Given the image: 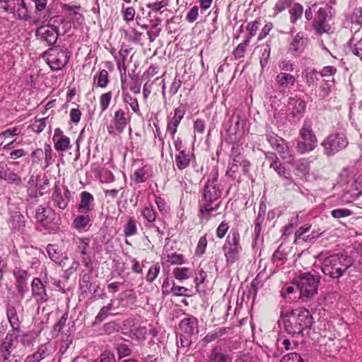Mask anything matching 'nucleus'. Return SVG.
<instances>
[{"mask_svg":"<svg viewBox=\"0 0 362 362\" xmlns=\"http://www.w3.org/2000/svg\"><path fill=\"white\" fill-rule=\"evenodd\" d=\"M223 189L218 183V177L214 175L208 179L205 183L200 199L199 200L198 216L202 221H207L213 213L217 211L221 206V197Z\"/></svg>","mask_w":362,"mask_h":362,"instance_id":"nucleus-1","label":"nucleus"},{"mask_svg":"<svg viewBox=\"0 0 362 362\" xmlns=\"http://www.w3.org/2000/svg\"><path fill=\"white\" fill-rule=\"evenodd\" d=\"M284 330L292 337H302L304 329L313 324V317L307 309L293 310L284 320Z\"/></svg>","mask_w":362,"mask_h":362,"instance_id":"nucleus-2","label":"nucleus"},{"mask_svg":"<svg viewBox=\"0 0 362 362\" xmlns=\"http://www.w3.org/2000/svg\"><path fill=\"white\" fill-rule=\"evenodd\" d=\"M352 265V259L347 255L335 254L326 257L322 264V272L333 279L342 276Z\"/></svg>","mask_w":362,"mask_h":362,"instance_id":"nucleus-3","label":"nucleus"},{"mask_svg":"<svg viewBox=\"0 0 362 362\" xmlns=\"http://www.w3.org/2000/svg\"><path fill=\"white\" fill-rule=\"evenodd\" d=\"M320 281L318 275H313L309 272L300 274L295 280V284L300 291V298L307 301L317 293V288Z\"/></svg>","mask_w":362,"mask_h":362,"instance_id":"nucleus-4","label":"nucleus"},{"mask_svg":"<svg viewBox=\"0 0 362 362\" xmlns=\"http://www.w3.org/2000/svg\"><path fill=\"white\" fill-rule=\"evenodd\" d=\"M240 236L238 231H230L223 245V251L227 264L231 265L238 261L243 251L240 243Z\"/></svg>","mask_w":362,"mask_h":362,"instance_id":"nucleus-5","label":"nucleus"},{"mask_svg":"<svg viewBox=\"0 0 362 362\" xmlns=\"http://www.w3.org/2000/svg\"><path fill=\"white\" fill-rule=\"evenodd\" d=\"M300 139L297 143V150L300 154H304L313 151L317 143V137L313 130L312 123L309 120H305L299 131Z\"/></svg>","mask_w":362,"mask_h":362,"instance_id":"nucleus-6","label":"nucleus"},{"mask_svg":"<svg viewBox=\"0 0 362 362\" xmlns=\"http://www.w3.org/2000/svg\"><path fill=\"white\" fill-rule=\"evenodd\" d=\"M349 144L348 139L343 132H334L329 134L322 142L324 154L333 156L345 149Z\"/></svg>","mask_w":362,"mask_h":362,"instance_id":"nucleus-7","label":"nucleus"},{"mask_svg":"<svg viewBox=\"0 0 362 362\" xmlns=\"http://www.w3.org/2000/svg\"><path fill=\"white\" fill-rule=\"evenodd\" d=\"M30 4L26 0H1V8L18 20L28 21L30 18Z\"/></svg>","mask_w":362,"mask_h":362,"instance_id":"nucleus-8","label":"nucleus"},{"mask_svg":"<svg viewBox=\"0 0 362 362\" xmlns=\"http://www.w3.org/2000/svg\"><path fill=\"white\" fill-rule=\"evenodd\" d=\"M64 21V17L56 16L49 20V25L38 28L35 35L40 40L47 42V45H54L59 36V28L54 23H63Z\"/></svg>","mask_w":362,"mask_h":362,"instance_id":"nucleus-9","label":"nucleus"},{"mask_svg":"<svg viewBox=\"0 0 362 362\" xmlns=\"http://www.w3.org/2000/svg\"><path fill=\"white\" fill-rule=\"evenodd\" d=\"M265 136L271 147L279 153L282 159L287 160L288 162L293 160L291 151L288 143L283 138L273 132L271 128L267 129Z\"/></svg>","mask_w":362,"mask_h":362,"instance_id":"nucleus-10","label":"nucleus"},{"mask_svg":"<svg viewBox=\"0 0 362 362\" xmlns=\"http://www.w3.org/2000/svg\"><path fill=\"white\" fill-rule=\"evenodd\" d=\"M47 55V63L50 68L54 71H58L66 65L71 54L66 49L54 47L48 49Z\"/></svg>","mask_w":362,"mask_h":362,"instance_id":"nucleus-11","label":"nucleus"},{"mask_svg":"<svg viewBox=\"0 0 362 362\" xmlns=\"http://www.w3.org/2000/svg\"><path fill=\"white\" fill-rule=\"evenodd\" d=\"M32 296L35 299L38 308L49 300V295L46 290V284L40 278H34L31 282Z\"/></svg>","mask_w":362,"mask_h":362,"instance_id":"nucleus-12","label":"nucleus"},{"mask_svg":"<svg viewBox=\"0 0 362 362\" xmlns=\"http://www.w3.org/2000/svg\"><path fill=\"white\" fill-rule=\"evenodd\" d=\"M0 180L11 185H23L21 177L11 169L8 163L4 161L0 162Z\"/></svg>","mask_w":362,"mask_h":362,"instance_id":"nucleus-13","label":"nucleus"},{"mask_svg":"<svg viewBox=\"0 0 362 362\" xmlns=\"http://www.w3.org/2000/svg\"><path fill=\"white\" fill-rule=\"evenodd\" d=\"M131 48L126 47L124 46H122L121 49H119L118 54L115 56V60L117 64V68L119 70L121 83H122V88L123 90H125L127 88V87L125 86L124 80L127 76V65H126V61L128 57L129 54L130 53Z\"/></svg>","mask_w":362,"mask_h":362,"instance_id":"nucleus-14","label":"nucleus"},{"mask_svg":"<svg viewBox=\"0 0 362 362\" xmlns=\"http://www.w3.org/2000/svg\"><path fill=\"white\" fill-rule=\"evenodd\" d=\"M129 119L125 117L123 110H117L111 120L110 125L107 126V131L110 134H117L122 133L127 127Z\"/></svg>","mask_w":362,"mask_h":362,"instance_id":"nucleus-15","label":"nucleus"},{"mask_svg":"<svg viewBox=\"0 0 362 362\" xmlns=\"http://www.w3.org/2000/svg\"><path fill=\"white\" fill-rule=\"evenodd\" d=\"M71 197V192L67 187L64 185H55L52 194V200L55 206L64 209L69 204Z\"/></svg>","mask_w":362,"mask_h":362,"instance_id":"nucleus-16","label":"nucleus"},{"mask_svg":"<svg viewBox=\"0 0 362 362\" xmlns=\"http://www.w3.org/2000/svg\"><path fill=\"white\" fill-rule=\"evenodd\" d=\"M328 13L324 8H320L315 14L313 22V27L315 33L322 35L323 33H329L330 26L327 23Z\"/></svg>","mask_w":362,"mask_h":362,"instance_id":"nucleus-17","label":"nucleus"},{"mask_svg":"<svg viewBox=\"0 0 362 362\" xmlns=\"http://www.w3.org/2000/svg\"><path fill=\"white\" fill-rule=\"evenodd\" d=\"M231 119L235 120V125L230 127L228 133L230 142H238L244 135L245 120L240 115H232Z\"/></svg>","mask_w":362,"mask_h":362,"instance_id":"nucleus-18","label":"nucleus"},{"mask_svg":"<svg viewBox=\"0 0 362 362\" xmlns=\"http://www.w3.org/2000/svg\"><path fill=\"white\" fill-rule=\"evenodd\" d=\"M13 275L16 280L15 287L21 296V298H23L28 290V280L30 277V274L27 270L16 267L13 271Z\"/></svg>","mask_w":362,"mask_h":362,"instance_id":"nucleus-19","label":"nucleus"},{"mask_svg":"<svg viewBox=\"0 0 362 362\" xmlns=\"http://www.w3.org/2000/svg\"><path fill=\"white\" fill-rule=\"evenodd\" d=\"M179 327L181 333L187 336L197 335L199 333L198 320L194 316L190 315L181 320Z\"/></svg>","mask_w":362,"mask_h":362,"instance_id":"nucleus-20","label":"nucleus"},{"mask_svg":"<svg viewBox=\"0 0 362 362\" xmlns=\"http://www.w3.org/2000/svg\"><path fill=\"white\" fill-rule=\"evenodd\" d=\"M308 38L303 32H298L289 44L288 50L291 53H300L305 47Z\"/></svg>","mask_w":362,"mask_h":362,"instance_id":"nucleus-21","label":"nucleus"},{"mask_svg":"<svg viewBox=\"0 0 362 362\" xmlns=\"http://www.w3.org/2000/svg\"><path fill=\"white\" fill-rule=\"evenodd\" d=\"M80 203L77 209L79 213H88L93 209V196L88 192L83 191L80 194Z\"/></svg>","mask_w":362,"mask_h":362,"instance_id":"nucleus-22","label":"nucleus"},{"mask_svg":"<svg viewBox=\"0 0 362 362\" xmlns=\"http://www.w3.org/2000/svg\"><path fill=\"white\" fill-rule=\"evenodd\" d=\"M6 317L13 333L18 334L21 331V321L16 308L10 304L6 305Z\"/></svg>","mask_w":362,"mask_h":362,"instance_id":"nucleus-23","label":"nucleus"},{"mask_svg":"<svg viewBox=\"0 0 362 362\" xmlns=\"http://www.w3.org/2000/svg\"><path fill=\"white\" fill-rule=\"evenodd\" d=\"M54 216V212L50 208H45L42 206H39L36 210L35 218L37 221L40 222L43 226H47L51 223Z\"/></svg>","mask_w":362,"mask_h":362,"instance_id":"nucleus-24","label":"nucleus"},{"mask_svg":"<svg viewBox=\"0 0 362 362\" xmlns=\"http://www.w3.org/2000/svg\"><path fill=\"white\" fill-rule=\"evenodd\" d=\"M276 83L279 88L291 89L294 86L296 80L294 76L285 72H281L276 76Z\"/></svg>","mask_w":362,"mask_h":362,"instance_id":"nucleus-25","label":"nucleus"},{"mask_svg":"<svg viewBox=\"0 0 362 362\" xmlns=\"http://www.w3.org/2000/svg\"><path fill=\"white\" fill-rule=\"evenodd\" d=\"M11 228L13 230L23 232L25 227V221L24 216L20 211H14L11 213V218L9 220Z\"/></svg>","mask_w":362,"mask_h":362,"instance_id":"nucleus-26","label":"nucleus"},{"mask_svg":"<svg viewBox=\"0 0 362 362\" xmlns=\"http://www.w3.org/2000/svg\"><path fill=\"white\" fill-rule=\"evenodd\" d=\"M193 158V155L186 153L185 151H181L175 158L177 168L180 170L186 169L189 166Z\"/></svg>","mask_w":362,"mask_h":362,"instance_id":"nucleus-27","label":"nucleus"},{"mask_svg":"<svg viewBox=\"0 0 362 362\" xmlns=\"http://www.w3.org/2000/svg\"><path fill=\"white\" fill-rule=\"evenodd\" d=\"M207 362H231V358L225 354L220 346H215L211 351Z\"/></svg>","mask_w":362,"mask_h":362,"instance_id":"nucleus-28","label":"nucleus"},{"mask_svg":"<svg viewBox=\"0 0 362 362\" xmlns=\"http://www.w3.org/2000/svg\"><path fill=\"white\" fill-rule=\"evenodd\" d=\"M141 215L147 221L148 226L154 227L157 231H159V228L153 224L156 220L157 213L151 204L144 207Z\"/></svg>","mask_w":362,"mask_h":362,"instance_id":"nucleus-29","label":"nucleus"},{"mask_svg":"<svg viewBox=\"0 0 362 362\" xmlns=\"http://www.w3.org/2000/svg\"><path fill=\"white\" fill-rule=\"evenodd\" d=\"M305 103L300 99L291 98L288 107L291 110L293 116L301 115L305 110Z\"/></svg>","mask_w":362,"mask_h":362,"instance_id":"nucleus-30","label":"nucleus"},{"mask_svg":"<svg viewBox=\"0 0 362 362\" xmlns=\"http://www.w3.org/2000/svg\"><path fill=\"white\" fill-rule=\"evenodd\" d=\"M288 13L290 22L295 24L303 16V6L299 3H293L288 10Z\"/></svg>","mask_w":362,"mask_h":362,"instance_id":"nucleus-31","label":"nucleus"},{"mask_svg":"<svg viewBox=\"0 0 362 362\" xmlns=\"http://www.w3.org/2000/svg\"><path fill=\"white\" fill-rule=\"evenodd\" d=\"M90 273L84 274L79 280V288L83 296H87L91 291L92 276Z\"/></svg>","mask_w":362,"mask_h":362,"instance_id":"nucleus-32","label":"nucleus"},{"mask_svg":"<svg viewBox=\"0 0 362 362\" xmlns=\"http://www.w3.org/2000/svg\"><path fill=\"white\" fill-rule=\"evenodd\" d=\"M149 177V168L144 165L136 169L132 177V179L137 184L146 182Z\"/></svg>","mask_w":362,"mask_h":362,"instance_id":"nucleus-33","label":"nucleus"},{"mask_svg":"<svg viewBox=\"0 0 362 362\" xmlns=\"http://www.w3.org/2000/svg\"><path fill=\"white\" fill-rule=\"evenodd\" d=\"M228 329H229V328L221 327L211 332H209L204 337L203 341L206 344L211 343L226 334L227 333Z\"/></svg>","mask_w":362,"mask_h":362,"instance_id":"nucleus-34","label":"nucleus"},{"mask_svg":"<svg viewBox=\"0 0 362 362\" xmlns=\"http://www.w3.org/2000/svg\"><path fill=\"white\" fill-rule=\"evenodd\" d=\"M296 170L303 176L306 177L310 174V162L305 158L299 159L293 164Z\"/></svg>","mask_w":362,"mask_h":362,"instance_id":"nucleus-35","label":"nucleus"},{"mask_svg":"<svg viewBox=\"0 0 362 362\" xmlns=\"http://www.w3.org/2000/svg\"><path fill=\"white\" fill-rule=\"evenodd\" d=\"M94 83L100 88H104L107 86L109 82V74L108 72L103 69L98 74L94 76Z\"/></svg>","mask_w":362,"mask_h":362,"instance_id":"nucleus-36","label":"nucleus"},{"mask_svg":"<svg viewBox=\"0 0 362 362\" xmlns=\"http://www.w3.org/2000/svg\"><path fill=\"white\" fill-rule=\"evenodd\" d=\"M47 351L46 344H42L39 346L37 351L30 356H28L26 362H40L45 357V354Z\"/></svg>","mask_w":362,"mask_h":362,"instance_id":"nucleus-37","label":"nucleus"},{"mask_svg":"<svg viewBox=\"0 0 362 362\" xmlns=\"http://www.w3.org/2000/svg\"><path fill=\"white\" fill-rule=\"evenodd\" d=\"M61 7L63 11L69 12V16L74 17L76 20L83 18V15L79 13L81 9L80 5H70L68 4H62Z\"/></svg>","mask_w":362,"mask_h":362,"instance_id":"nucleus-38","label":"nucleus"},{"mask_svg":"<svg viewBox=\"0 0 362 362\" xmlns=\"http://www.w3.org/2000/svg\"><path fill=\"white\" fill-rule=\"evenodd\" d=\"M21 134V130L18 127L7 129L6 130L0 133V146L4 144L6 139L11 137L18 136Z\"/></svg>","mask_w":362,"mask_h":362,"instance_id":"nucleus-39","label":"nucleus"},{"mask_svg":"<svg viewBox=\"0 0 362 362\" xmlns=\"http://www.w3.org/2000/svg\"><path fill=\"white\" fill-rule=\"evenodd\" d=\"M250 37H245L243 42L240 43L236 48L233 50V54L235 59H240L245 57L247 47L250 44Z\"/></svg>","mask_w":362,"mask_h":362,"instance_id":"nucleus-40","label":"nucleus"},{"mask_svg":"<svg viewBox=\"0 0 362 362\" xmlns=\"http://www.w3.org/2000/svg\"><path fill=\"white\" fill-rule=\"evenodd\" d=\"M269 168H272L280 177L286 180L291 179L290 173L286 170V168L280 160L276 163L269 164Z\"/></svg>","mask_w":362,"mask_h":362,"instance_id":"nucleus-41","label":"nucleus"},{"mask_svg":"<svg viewBox=\"0 0 362 362\" xmlns=\"http://www.w3.org/2000/svg\"><path fill=\"white\" fill-rule=\"evenodd\" d=\"M136 233V222L134 218L131 217L128 219L127 223L124 226V235L126 237H129L135 235Z\"/></svg>","mask_w":362,"mask_h":362,"instance_id":"nucleus-42","label":"nucleus"},{"mask_svg":"<svg viewBox=\"0 0 362 362\" xmlns=\"http://www.w3.org/2000/svg\"><path fill=\"white\" fill-rule=\"evenodd\" d=\"M18 334L8 333L5 337L4 341L1 345L2 352H11V349L13 345V340L17 338Z\"/></svg>","mask_w":362,"mask_h":362,"instance_id":"nucleus-43","label":"nucleus"},{"mask_svg":"<svg viewBox=\"0 0 362 362\" xmlns=\"http://www.w3.org/2000/svg\"><path fill=\"white\" fill-rule=\"evenodd\" d=\"M90 218L87 215H80L76 216L73 222L74 226L78 230L86 228L90 223Z\"/></svg>","mask_w":362,"mask_h":362,"instance_id":"nucleus-44","label":"nucleus"},{"mask_svg":"<svg viewBox=\"0 0 362 362\" xmlns=\"http://www.w3.org/2000/svg\"><path fill=\"white\" fill-rule=\"evenodd\" d=\"M293 4V0H277L273 8L274 14L277 15L284 11L288 8H290Z\"/></svg>","mask_w":362,"mask_h":362,"instance_id":"nucleus-45","label":"nucleus"},{"mask_svg":"<svg viewBox=\"0 0 362 362\" xmlns=\"http://www.w3.org/2000/svg\"><path fill=\"white\" fill-rule=\"evenodd\" d=\"M121 12L123 16L124 21L129 23V22H132L134 19V16L136 14L135 8L132 6H127L124 7L122 6Z\"/></svg>","mask_w":362,"mask_h":362,"instance_id":"nucleus-46","label":"nucleus"},{"mask_svg":"<svg viewBox=\"0 0 362 362\" xmlns=\"http://www.w3.org/2000/svg\"><path fill=\"white\" fill-rule=\"evenodd\" d=\"M124 101L130 105L134 112L139 114V107L136 97L131 95L129 93H125L124 94Z\"/></svg>","mask_w":362,"mask_h":362,"instance_id":"nucleus-47","label":"nucleus"},{"mask_svg":"<svg viewBox=\"0 0 362 362\" xmlns=\"http://www.w3.org/2000/svg\"><path fill=\"white\" fill-rule=\"evenodd\" d=\"M70 139L66 136H61L54 144V148L58 151H64L69 148Z\"/></svg>","mask_w":362,"mask_h":362,"instance_id":"nucleus-48","label":"nucleus"},{"mask_svg":"<svg viewBox=\"0 0 362 362\" xmlns=\"http://www.w3.org/2000/svg\"><path fill=\"white\" fill-rule=\"evenodd\" d=\"M173 275L177 280H186L189 277V269L187 267H176L173 270Z\"/></svg>","mask_w":362,"mask_h":362,"instance_id":"nucleus-49","label":"nucleus"},{"mask_svg":"<svg viewBox=\"0 0 362 362\" xmlns=\"http://www.w3.org/2000/svg\"><path fill=\"white\" fill-rule=\"evenodd\" d=\"M47 252L49 258L54 262L61 265L60 254L57 251L56 246L54 245H48L47 247Z\"/></svg>","mask_w":362,"mask_h":362,"instance_id":"nucleus-50","label":"nucleus"},{"mask_svg":"<svg viewBox=\"0 0 362 362\" xmlns=\"http://www.w3.org/2000/svg\"><path fill=\"white\" fill-rule=\"evenodd\" d=\"M112 308V303H110L107 305L103 306L100 310L95 319V323L102 322L108 315L109 311Z\"/></svg>","mask_w":362,"mask_h":362,"instance_id":"nucleus-51","label":"nucleus"},{"mask_svg":"<svg viewBox=\"0 0 362 362\" xmlns=\"http://www.w3.org/2000/svg\"><path fill=\"white\" fill-rule=\"evenodd\" d=\"M90 249V239L88 238H81L77 245V251L81 255H85L88 253Z\"/></svg>","mask_w":362,"mask_h":362,"instance_id":"nucleus-52","label":"nucleus"},{"mask_svg":"<svg viewBox=\"0 0 362 362\" xmlns=\"http://www.w3.org/2000/svg\"><path fill=\"white\" fill-rule=\"evenodd\" d=\"M280 362H307L300 354L296 352L284 356Z\"/></svg>","mask_w":362,"mask_h":362,"instance_id":"nucleus-53","label":"nucleus"},{"mask_svg":"<svg viewBox=\"0 0 362 362\" xmlns=\"http://www.w3.org/2000/svg\"><path fill=\"white\" fill-rule=\"evenodd\" d=\"M159 272L160 266L158 264H153L148 271L146 281L149 283H152L157 278Z\"/></svg>","mask_w":362,"mask_h":362,"instance_id":"nucleus-54","label":"nucleus"},{"mask_svg":"<svg viewBox=\"0 0 362 362\" xmlns=\"http://www.w3.org/2000/svg\"><path fill=\"white\" fill-rule=\"evenodd\" d=\"M47 118H42L40 119L35 120L32 124L30 125V128L32 131L39 134L42 132L46 127Z\"/></svg>","mask_w":362,"mask_h":362,"instance_id":"nucleus-55","label":"nucleus"},{"mask_svg":"<svg viewBox=\"0 0 362 362\" xmlns=\"http://www.w3.org/2000/svg\"><path fill=\"white\" fill-rule=\"evenodd\" d=\"M259 19H256L254 21L249 23L246 27L247 30L249 32V35L246 37H250V40L252 37L255 36L259 29Z\"/></svg>","mask_w":362,"mask_h":362,"instance_id":"nucleus-56","label":"nucleus"},{"mask_svg":"<svg viewBox=\"0 0 362 362\" xmlns=\"http://www.w3.org/2000/svg\"><path fill=\"white\" fill-rule=\"evenodd\" d=\"M44 156H45V165L43 167V168H46L49 165H50L53 161L52 150L50 145H49V144L45 145Z\"/></svg>","mask_w":362,"mask_h":362,"instance_id":"nucleus-57","label":"nucleus"},{"mask_svg":"<svg viewBox=\"0 0 362 362\" xmlns=\"http://www.w3.org/2000/svg\"><path fill=\"white\" fill-rule=\"evenodd\" d=\"M27 154L26 151L23 148L14 149L13 151H10L6 156L8 159L15 160L18 158H23Z\"/></svg>","mask_w":362,"mask_h":362,"instance_id":"nucleus-58","label":"nucleus"},{"mask_svg":"<svg viewBox=\"0 0 362 362\" xmlns=\"http://www.w3.org/2000/svg\"><path fill=\"white\" fill-rule=\"evenodd\" d=\"M117 351L119 356V358H123L131 354V349L129 346L126 344H117Z\"/></svg>","mask_w":362,"mask_h":362,"instance_id":"nucleus-59","label":"nucleus"},{"mask_svg":"<svg viewBox=\"0 0 362 362\" xmlns=\"http://www.w3.org/2000/svg\"><path fill=\"white\" fill-rule=\"evenodd\" d=\"M331 214L335 218H340L349 216L352 213L349 209L343 208L332 210Z\"/></svg>","mask_w":362,"mask_h":362,"instance_id":"nucleus-60","label":"nucleus"},{"mask_svg":"<svg viewBox=\"0 0 362 362\" xmlns=\"http://www.w3.org/2000/svg\"><path fill=\"white\" fill-rule=\"evenodd\" d=\"M111 92H107L103 93L100 98V105L102 110V112H104L109 106L111 100Z\"/></svg>","mask_w":362,"mask_h":362,"instance_id":"nucleus-61","label":"nucleus"},{"mask_svg":"<svg viewBox=\"0 0 362 362\" xmlns=\"http://www.w3.org/2000/svg\"><path fill=\"white\" fill-rule=\"evenodd\" d=\"M206 245L207 240L206 236L201 237L196 247V255L199 256L202 255L205 252Z\"/></svg>","mask_w":362,"mask_h":362,"instance_id":"nucleus-62","label":"nucleus"},{"mask_svg":"<svg viewBox=\"0 0 362 362\" xmlns=\"http://www.w3.org/2000/svg\"><path fill=\"white\" fill-rule=\"evenodd\" d=\"M168 262L170 264H182L184 262V258L182 255L177 253H171L168 254Z\"/></svg>","mask_w":362,"mask_h":362,"instance_id":"nucleus-63","label":"nucleus"},{"mask_svg":"<svg viewBox=\"0 0 362 362\" xmlns=\"http://www.w3.org/2000/svg\"><path fill=\"white\" fill-rule=\"evenodd\" d=\"M94 362H116V360L113 354L110 351H104L100 354L98 361H95Z\"/></svg>","mask_w":362,"mask_h":362,"instance_id":"nucleus-64","label":"nucleus"}]
</instances>
